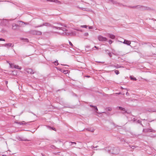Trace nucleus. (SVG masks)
<instances>
[{"label":"nucleus","instance_id":"44","mask_svg":"<svg viewBox=\"0 0 156 156\" xmlns=\"http://www.w3.org/2000/svg\"><path fill=\"white\" fill-rule=\"evenodd\" d=\"M124 142H126V143H127L128 144H129V142H128V141H127L126 140V139L124 140Z\"/></svg>","mask_w":156,"mask_h":156},{"label":"nucleus","instance_id":"4","mask_svg":"<svg viewBox=\"0 0 156 156\" xmlns=\"http://www.w3.org/2000/svg\"><path fill=\"white\" fill-rule=\"evenodd\" d=\"M143 132L145 133H147L148 132H151L153 133H155L156 131L153 129L151 128H149L143 129Z\"/></svg>","mask_w":156,"mask_h":156},{"label":"nucleus","instance_id":"18","mask_svg":"<svg viewBox=\"0 0 156 156\" xmlns=\"http://www.w3.org/2000/svg\"><path fill=\"white\" fill-rule=\"evenodd\" d=\"M105 1L107 2H109V1L111 2H112V3L114 4H116L117 3V2L113 0H105Z\"/></svg>","mask_w":156,"mask_h":156},{"label":"nucleus","instance_id":"13","mask_svg":"<svg viewBox=\"0 0 156 156\" xmlns=\"http://www.w3.org/2000/svg\"><path fill=\"white\" fill-rule=\"evenodd\" d=\"M47 1L48 2H54L55 3H58V4H61V2L58 0H47Z\"/></svg>","mask_w":156,"mask_h":156},{"label":"nucleus","instance_id":"22","mask_svg":"<svg viewBox=\"0 0 156 156\" xmlns=\"http://www.w3.org/2000/svg\"><path fill=\"white\" fill-rule=\"evenodd\" d=\"M14 68L20 70L22 69V67L20 66H19L18 65H15L14 66Z\"/></svg>","mask_w":156,"mask_h":156},{"label":"nucleus","instance_id":"24","mask_svg":"<svg viewBox=\"0 0 156 156\" xmlns=\"http://www.w3.org/2000/svg\"><path fill=\"white\" fill-rule=\"evenodd\" d=\"M7 62L9 63V64L10 66V68H14V66H15V65L13 64L9 63V62Z\"/></svg>","mask_w":156,"mask_h":156},{"label":"nucleus","instance_id":"17","mask_svg":"<svg viewBox=\"0 0 156 156\" xmlns=\"http://www.w3.org/2000/svg\"><path fill=\"white\" fill-rule=\"evenodd\" d=\"M117 108L119 110L124 111V113H126L127 112L126 111L125 109L124 108L121 106H118Z\"/></svg>","mask_w":156,"mask_h":156},{"label":"nucleus","instance_id":"62","mask_svg":"<svg viewBox=\"0 0 156 156\" xmlns=\"http://www.w3.org/2000/svg\"><path fill=\"white\" fill-rule=\"evenodd\" d=\"M153 20H154V21H156V20L154 19L153 18Z\"/></svg>","mask_w":156,"mask_h":156},{"label":"nucleus","instance_id":"19","mask_svg":"<svg viewBox=\"0 0 156 156\" xmlns=\"http://www.w3.org/2000/svg\"><path fill=\"white\" fill-rule=\"evenodd\" d=\"M109 67H114L117 68H120L121 67L120 66H119L118 64H117L116 65L114 66L113 65H110L109 66Z\"/></svg>","mask_w":156,"mask_h":156},{"label":"nucleus","instance_id":"9","mask_svg":"<svg viewBox=\"0 0 156 156\" xmlns=\"http://www.w3.org/2000/svg\"><path fill=\"white\" fill-rule=\"evenodd\" d=\"M12 29L15 30L17 29L19 27L18 24L16 23L12 24Z\"/></svg>","mask_w":156,"mask_h":156},{"label":"nucleus","instance_id":"2","mask_svg":"<svg viewBox=\"0 0 156 156\" xmlns=\"http://www.w3.org/2000/svg\"><path fill=\"white\" fill-rule=\"evenodd\" d=\"M120 151V149L117 147H112V151L111 154H118Z\"/></svg>","mask_w":156,"mask_h":156},{"label":"nucleus","instance_id":"6","mask_svg":"<svg viewBox=\"0 0 156 156\" xmlns=\"http://www.w3.org/2000/svg\"><path fill=\"white\" fill-rule=\"evenodd\" d=\"M51 25L48 23H43L42 24L39 25L37 27H42L43 26H46L47 27H50Z\"/></svg>","mask_w":156,"mask_h":156},{"label":"nucleus","instance_id":"26","mask_svg":"<svg viewBox=\"0 0 156 156\" xmlns=\"http://www.w3.org/2000/svg\"><path fill=\"white\" fill-rule=\"evenodd\" d=\"M130 78L131 80L136 81L137 80V79L135 77L132 76H130Z\"/></svg>","mask_w":156,"mask_h":156},{"label":"nucleus","instance_id":"42","mask_svg":"<svg viewBox=\"0 0 156 156\" xmlns=\"http://www.w3.org/2000/svg\"><path fill=\"white\" fill-rule=\"evenodd\" d=\"M113 41L112 40H109L108 41V43L110 44H112V43Z\"/></svg>","mask_w":156,"mask_h":156},{"label":"nucleus","instance_id":"39","mask_svg":"<svg viewBox=\"0 0 156 156\" xmlns=\"http://www.w3.org/2000/svg\"><path fill=\"white\" fill-rule=\"evenodd\" d=\"M69 43L70 45H71L72 47H73V44H72V43L70 41H69Z\"/></svg>","mask_w":156,"mask_h":156},{"label":"nucleus","instance_id":"32","mask_svg":"<svg viewBox=\"0 0 156 156\" xmlns=\"http://www.w3.org/2000/svg\"><path fill=\"white\" fill-rule=\"evenodd\" d=\"M37 30H33L32 31V33L33 34L37 35Z\"/></svg>","mask_w":156,"mask_h":156},{"label":"nucleus","instance_id":"56","mask_svg":"<svg viewBox=\"0 0 156 156\" xmlns=\"http://www.w3.org/2000/svg\"><path fill=\"white\" fill-rule=\"evenodd\" d=\"M61 65H62V66H69L68 65H65V64H61Z\"/></svg>","mask_w":156,"mask_h":156},{"label":"nucleus","instance_id":"16","mask_svg":"<svg viewBox=\"0 0 156 156\" xmlns=\"http://www.w3.org/2000/svg\"><path fill=\"white\" fill-rule=\"evenodd\" d=\"M90 106L91 107H93L94 108V109L95 112L96 113H98V112H97V111H98V109L96 106H94L92 105H90Z\"/></svg>","mask_w":156,"mask_h":156},{"label":"nucleus","instance_id":"15","mask_svg":"<svg viewBox=\"0 0 156 156\" xmlns=\"http://www.w3.org/2000/svg\"><path fill=\"white\" fill-rule=\"evenodd\" d=\"M123 43V44H126L128 45H129L131 44V42L129 41L126 40H124Z\"/></svg>","mask_w":156,"mask_h":156},{"label":"nucleus","instance_id":"11","mask_svg":"<svg viewBox=\"0 0 156 156\" xmlns=\"http://www.w3.org/2000/svg\"><path fill=\"white\" fill-rule=\"evenodd\" d=\"M4 46L7 47H13L14 44L12 43L5 44L3 45Z\"/></svg>","mask_w":156,"mask_h":156},{"label":"nucleus","instance_id":"29","mask_svg":"<svg viewBox=\"0 0 156 156\" xmlns=\"http://www.w3.org/2000/svg\"><path fill=\"white\" fill-rule=\"evenodd\" d=\"M69 144L70 145H72L73 144H76V143L75 142H73L70 141V142H69Z\"/></svg>","mask_w":156,"mask_h":156},{"label":"nucleus","instance_id":"61","mask_svg":"<svg viewBox=\"0 0 156 156\" xmlns=\"http://www.w3.org/2000/svg\"><path fill=\"white\" fill-rule=\"evenodd\" d=\"M42 156H46L45 155L43 154H41Z\"/></svg>","mask_w":156,"mask_h":156},{"label":"nucleus","instance_id":"3","mask_svg":"<svg viewBox=\"0 0 156 156\" xmlns=\"http://www.w3.org/2000/svg\"><path fill=\"white\" fill-rule=\"evenodd\" d=\"M147 7L143 5H136V9H139L140 10H144L147 9Z\"/></svg>","mask_w":156,"mask_h":156},{"label":"nucleus","instance_id":"36","mask_svg":"<svg viewBox=\"0 0 156 156\" xmlns=\"http://www.w3.org/2000/svg\"><path fill=\"white\" fill-rule=\"evenodd\" d=\"M72 94L73 96L76 97H77V94L73 92L72 93Z\"/></svg>","mask_w":156,"mask_h":156},{"label":"nucleus","instance_id":"58","mask_svg":"<svg viewBox=\"0 0 156 156\" xmlns=\"http://www.w3.org/2000/svg\"><path fill=\"white\" fill-rule=\"evenodd\" d=\"M129 146L131 148V147H132V145L129 144Z\"/></svg>","mask_w":156,"mask_h":156},{"label":"nucleus","instance_id":"5","mask_svg":"<svg viewBox=\"0 0 156 156\" xmlns=\"http://www.w3.org/2000/svg\"><path fill=\"white\" fill-rule=\"evenodd\" d=\"M98 39L99 41H107V38L101 35L99 36L98 37Z\"/></svg>","mask_w":156,"mask_h":156},{"label":"nucleus","instance_id":"33","mask_svg":"<svg viewBox=\"0 0 156 156\" xmlns=\"http://www.w3.org/2000/svg\"><path fill=\"white\" fill-rule=\"evenodd\" d=\"M22 39L25 42H29V40L27 38H22Z\"/></svg>","mask_w":156,"mask_h":156},{"label":"nucleus","instance_id":"34","mask_svg":"<svg viewBox=\"0 0 156 156\" xmlns=\"http://www.w3.org/2000/svg\"><path fill=\"white\" fill-rule=\"evenodd\" d=\"M68 70H64V72H63V73H64V74H67L68 73Z\"/></svg>","mask_w":156,"mask_h":156},{"label":"nucleus","instance_id":"40","mask_svg":"<svg viewBox=\"0 0 156 156\" xmlns=\"http://www.w3.org/2000/svg\"><path fill=\"white\" fill-rule=\"evenodd\" d=\"M19 22L23 23H24L25 24H27V25L28 24H29L27 23H25V22H23L22 21H19Z\"/></svg>","mask_w":156,"mask_h":156},{"label":"nucleus","instance_id":"35","mask_svg":"<svg viewBox=\"0 0 156 156\" xmlns=\"http://www.w3.org/2000/svg\"><path fill=\"white\" fill-rule=\"evenodd\" d=\"M115 72L116 75H118L119 73V71L118 70H115Z\"/></svg>","mask_w":156,"mask_h":156},{"label":"nucleus","instance_id":"20","mask_svg":"<svg viewBox=\"0 0 156 156\" xmlns=\"http://www.w3.org/2000/svg\"><path fill=\"white\" fill-rule=\"evenodd\" d=\"M19 140L20 141H29L30 140H29L25 139L24 138L22 137H20Z\"/></svg>","mask_w":156,"mask_h":156},{"label":"nucleus","instance_id":"59","mask_svg":"<svg viewBox=\"0 0 156 156\" xmlns=\"http://www.w3.org/2000/svg\"><path fill=\"white\" fill-rule=\"evenodd\" d=\"M58 70V69H59V68H58V67H55Z\"/></svg>","mask_w":156,"mask_h":156},{"label":"nucleus","instance_id":"14","mask_svg":"<svg viewBox=\"0 0 156 156\" xmlns=\"http://www.w3.org/2000/svg\"><path fill=\"white\" fill-rule=\"evenodd\" d=\"M54 27L55 28V29H57L61 30H62L63 31H66V29L65 28L61 27H55V26H54Z\"/></svg>","mask_w":156,"mask_h":156},{"label":"nucleus","instance_id":"30","mask_svg":"<svg viewBox=\"0 0 156 156\" xmlns=\"http://www.w3.org/2000/svg\"><path fill=\"white\" fill-rule=\"evenodd\" d=\"M51 147L52 149H55L57 148V147H56L54 145H51Z\"/></svg>","mask_w":156,"mask_h":156},{"label":"nucleus","instance_id":"55","mask_svg":"<svg viewBox=\"0 0 156 156\" xmlns=\"http://www.w3.org/2000/svg\"><path fill=\"white\" fill-rule=\"evenodd\" d=\"M85 77H87V78H89L90 77V76H89V75H86L85 76Z\"/></svg>","mask_w":156,"mask_h":156},{"label":"nucleus","instance_id":"48","mask_svg":"<svg viewBox=\"0 0 156 156\" xmlns=\"http://www.w3.org/2000/svg\"><path fill=\"white\" fill-rule=\"evenodd\" d=\"M105 51L108 54V52H109V50L107 49H106Z\"/></svg>","mask_w":156,"mask_h":156},{"label":"nucleus","instance_id":"23","mask_svg":"<svg viewBox=\"0 0 156 156\" xmlns=\"http://www.w3.org/2000/svg\"><path fill=\"white\" fill-rule=\"evenodd\" d=\"M52 63L54 64V65L56 66H57L59 65V63L58 62V60H56L54 62H52Z\"/></svg>","mask_w":156,"mask_h":156},{"label":"nucleus","instance_id":"37","mask_svg":"<svg viewBox=\"0 0 156 156\" xmlns=\"http://www.w3.org/2000/svg\"><path fill=\"white\" fill-rule=\"evenodd\" d=\"M60 24L62 26H64L65 27H66V25L65 24H63V23H61Z\"/></svg>","mask_w":156,"mask_h":156},{"label":"nucleus","instance_id":"47","mask_svg":"<svg viewBox=\"0 0 156 156\" xmlns=\"http://www.w3.org/2000/svg\"><path fill=\"white\" fill-rule=\"evenodd\" d=\"M97 147H98V146H96V147H94V146H92L91 147V148H92V149H94V148H97Z\"/></svg>","mask_w":156,"mask_h":156},{"label":"nucleus","instance_id":"38","mask_svg":"<svg viewBox=\"0 0 156 156\" xmlns=\"http://www.w3.org/2000/svg\"><path fill=\"white\" fill-rule=\"evenodd\" d=\"M81 27L82 28H86L87 27V25H82L81 26Z\"/></svg>","mask_w":156,"mask_h":156},{"label":"nucleus","instance_id":"45","mask_svg":"<svg viewBox=\"0 0 156 156\" xmlns=\"http://www.w3.org/2000/svg\"><path fill=\"white\" fill-rule=\"evenodd\" d=\"M0 41H5V40L4 39H3V38H0Z\"/></svg>","mask_w":156,"mask_h":156},{"label":"nucleus","instance_id":"7","mask_svg":"<svg viewBox=\"0 0 156 156\" xmlns=\"http://www.w3.org/2000/svg\"><path fill=\"white\" fill-rule=\"evenodd\" d=\"M133 122H134L136 124H140L142 126L144 127V126L141 123V121L139 119H137L135 118H134L133 120Z\"/></svg>","mask_w":156,"mask_h":156},{"label":"nucleus","instance_id":"52","mask_svg":"<svg viewBox=\"0 0 156 156\" xmlns=\"http://www.w3.org/2000/svg\"><path fill=\"white\" fill-rule=\"evenodd\" d=\"M89 29H92L93 28V27L92 26H89L88 27Z\"/></svg>","mask_w":156,"mask_h":156},{"label":"nucleus","instance_id":"43","mask_svg":"<svg viewBox=\"0 0 156 156\" xmlns=\"http://www.w3.org/2000/svg\"><path fill=\"white\" fill-rule=\"evenodd\" d=\"M108 55L110 57H111L112 56L111 53H110L109 52H108Z\"/></svg>","mask_w":156,"mask_h":156},{"label":"nucleus","instance_id":"63","mask_svg":"<svg viewBox=\"0 0 156 156\" xmlns=\"http://www.w3.org/2000/svg\"><path fill=\"white\" fill-rule=\"evenodd\" d=\"M2 156H8L3 154L2 155Z\"/></svg>","mask_w":156,"mask_h":156},{"label":"nucleus","instance_id":"64","mask_svg":"<svg viewBox=\"0 0 156 156\" xmlns=\"http://www.w3.org/2000/svg\"><path fill=\"white\" fill-rule=\"evenodd\" d=\"M121 94V92H119L118 94Z\"/></svg>","mask_w":156,"mask_h":156},{"label":"nucleus","instance_id":"10","mask_svg":"<svg viewBox=\"0 0 156 156\" xmlns=\"http://www.w3.org/2000/svg\"><path fill=\"white\" fill-rule=\"evenodd\" d=\"M26 71L28 73H30V74H33L34 73V72H33V70L31 68H27L26 69Z\"/></svg>","mask_w":156,"mask_h":156},{"label":"nucleus","instance_id":"31","mask_svg":"<svg viewBox=\"0 0 156 156\" xmlns=\"http://www.w3.org/2000/svg\"><path fill=\"white\" fill-rule=\"evenodd\" d=\"M128 7L129 8H132V9H136V5L134 6H128Z\"/></svg>","mask_w":156,"mask_h":156},{"label":"nucleus","instance_id":"53","mask_svg":"<svg viewBox=\"0 0 156 156\" xmlns=\"http://www.w3.org/2000/svg\"><path fill=\"white\" fill-rule=\"evenodd\" d=\"M108 110L109 111H111L112 110V108H108Z\"/></svg>","mask_w":156,"mask_h":156},{"label":"nucleus","instance_id":"46","mask_svg":"<svg viewBox=\"0 0 156 156\" xmlns=\"http://www.w3.org/2000/svg\"><path fill=\"white\" fill-rule=\"evenodd\" d=\"M8 83V81L6 80L5 81V83L7 87H8V86H7Z\"/></svg>","mask_w":156,"mask_h":156},{"label":"nucleus","instance_id":"27","mask_svg":"<svg viewBox=\"0 0 156 156\" xmlns=\"http://www.w3.org/2000/svg\"><path fill=\"white\" fill-rule=\"evenodd\" d=\"M48 129H52V130H53L55 131H56V129L54 127H52L51 126H48Z\"/></svg>","mask_w":156,"mask_h":156},{"label":"nucleus","instance_id":"51","mask_svg":"<svg viewBox=\"0 0 156 156\" xmlns=\"http://www.w3.org/2000/svg\"><path fill=\"white\" fill-rule=\"evenodd\" d=\"M136 147L135 146H132L131 147V148L134 149Z\"/></svg>","mask_w":156,"mask_h":156},{"label":"nucleus","instance_id":"54","mask_svg":"<svg viewBox=\"0 0 156 156\" xmlns=\"http://www.w3.org/2000/svg\"><path fill=\"white\" fill-rule=\"evenodd\" d=\"M94 48H96V49H98V48H99L98 47L96 46H94Z\"/></svg>","mask_w":156,"mask_h":156},{"label":"nucleus","instance_id":"50","mask_svg":"<svg viewBox=\"0 0 156 156\" xmlns=\"http://www.w3.org/2000/svg\"><path fill=\"white\" fill-rule=\"evenodd\" d=\"M58 70L62 72V69L60 68L58 69Z\"/></svg>","mask_w":156,"mask_h":156},{"label":"nucleus","instance_id":"57","mask_svg":"<svg viewBox=\"0 0 156 156\" xmlns=\"http://www.w3.org/2000/svg\"><path fill=\"white\" fill-rule=\"evenodd\" d=\"M20 125H23V123L22 122H19V123Z\"/></svg>","mask_w":156,"mask_h":156},{"label":"nucleus","instance_id":"1","mask_svg":"<svg viewBox=\"0 0 156 156\" xmlns=\"http://www.w3.org/2000/svg\"><path fill=\"white\" fill-rule=\"evenodd\" d=\"M9 21L7 19H3L1 20V21L0 23V25L2 26H6L9 25Z\"/></svg>","mask_w":156,"mask_h":156},{"label":"nucleus","instance_id":"12","mask_svg":"<svg viewBox=\"0 0 156 156\" xmlns=\"http://www.w3.org/2000/svg\"><path fill=\"white\" fill-rule=\"evenodd\" d=\"M107 36L112 39H114L115 38V36L114 35L110 34H107Z\"/></svg>","mask_w":156,"mask_h":156},{"label":"nucleus","instance_id":"8","mask_svg":"<svg viewBox=\"0 0 156 156\" xmlns=\"http://www.w3.org/2000/svg\"><path fill=\"white\" fill-rule=\"evenodd\" d=\"M104 149L106 151L109 153L111 154V152L112 151V147H105Z\"/></svg>","mask_w":156,"mask_h":156},{"label":"nucleus","instance_id":"25","mask_svg":"<svg viewBox=\"0 0 156 156\" xmlns=\"http://www.w3.org/2000/svg\"><path fill=\"white\" fill-rule=\"evenodd\" d=\"M146 112H155V111L153 110H152L151 109V108H147V109H146Z\"/></svg>","mask_w":156,"mask_h":156},{"label":"nucleus","instance_id":"49","mask_svg":"<svg viewBox=\"0 0 156 156\" xmlns=\"http://www.w3.org/2000/svg\"><path fill=\"white\" fill-rule=\"evenodd\" d=\"M85 48H90V46L89 45H87L85 47Z\"/></svg>","mask_w":156,"mask_h":156},{"label":"nucleus","instance_id":"60","mask_svg":"<svg viewBox=\"0 0 156 156\" xmlns=\"http://www.w3.org/2000/svg\"><path fill=\"white\" fill-rule=\"evenodd\" d=\"M31 113L33 114L34 115H36L35 114H34V113H33V112H31Z\"/></svg>","mask_w":156,"mask_h":156},{"label":"nucleus","instance_id":"28","mask_svg":"<svg viewBox=\"0 0 156 156\" xmlns=\"http://www.w3.org/2000/svg\"><path fill=\"white\" fill-rule=\"evenodd\" d=\"M42 34V32L39 31H37V35H40Z\"/></svg>","mask_w":156,"mask_h":156},{"label":"nucleus","instance_id":"21","mask_svg":"<svg viewBox=\"0 0 156 156\" xmlns=\"http://www.w3.org/2000/svg\"><path fill=\"white\" fill-rule=\"evenodd\" d=\"M86 129L87 130H88L89 131H91V132H94V129L92 128H86Z\"/></svg>","mask_w":156,"mask_h":156},{"label":"nucleus","instance_id":"41","mask_svg":"<svg viewBox=\"0 0 156 156\" xmlns=\"http://www.w3.org/2000/svg\"><path fill=\"white\" fill-rule=\"evenodd\" d=\"M84 35L85 36H87L88 35V33H85Z\"/></svg>","mask_w":156,"mask_h":156}]
</instances>
